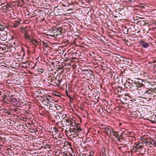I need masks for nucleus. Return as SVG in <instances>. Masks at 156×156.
Returning <instances> with one entry per match:
<instances>
[{"label": "nucleus", "mask_w": 156, "mask_h": 156, "mask_svg": "<svg viewBox=\"0 0 156 156\" xmlns=\"http://www.w3.org/2000/svg\"><path fill=\"white\" fill-rule=\"evenodd\" d=\"M27 65L26 66L28 67H31L32 66V65L29 62H26Z\"/></svg>", "instance_id": "2f4dec72"}, {"label": "nucleus", "mask_w": 156, "mask_h": 156, "mask_svg": "<svg viewBox=\"0 0 156 156\" xmlns=\"http://www.w3.org/2000/svg\"><path fill=\"white\" fill-rule=\"evenodd\" d=\"M93 74H90V76H93Z\"/></svg>", "instance_id": "4d7b16f0"}, {"label": "nucleus", "mask_w": 156, "mask_h": 156, "mask_svg": "<svg viewBox=\"0 0 156 156\" xmlns=\"http://www.w3.org/2000/svg\"><path fill=\"white\" fill-rule=\"evenodd\" d=\"M139 82V85L140 88L144 87L146 88L148 85H149V84L147 81L144 80H142V79H138Z\"/></svg>", "instance_id": "7ed1b4c3"}, {"label": "nucleus", "mask_w": 156, "mask_h": 156, "mask_svg": "<svg viewBox=\"0 0 156 156\" xmlns=\"http://www.w3.org/2000/svg\"><path fill=\"white\" fill-rule=\"evenodd\" d=\"M145 6V5H144L143 4L141 3L140 4V7L144 8V6Z\"/></svg>", "instance_id": "c9c22d12"}, {"label": "nucleus", "mask_w": 156, "mask_h": 156, "mask_svg": "<svg viewBox=\"0 0 156 156\" xmlns=\"http://www.w3.org/2000/svg\"><path fill=\"white\" fill-rule=\"evenodd\" d=\"M28 30L26 28H24L22 30V32L24 33V34L28 33Z\"/></svg>", "instance_id": "a878e982"}, {"label": "nucleus", "mask_w": 156, "mask_h": 156, "mask_svg": "<svg viewBox=\"0 0 156 156\" xmlns=\"http://www.w3.org/2000/svg\"><path fill=\"white\" fill-rule=\"evenodd\" d=\"M7 36L5 35H2L1 37L0 38L2 40L4 41L7 39Z\"/></svg>", "instance_id": "412c9836"}, {"label": "nucleus", "mask_w": 156, "mask_h": 156, "mask_svg": "<svg viewBox=\"0 0 156 156\" xmlns=\"http://www.w3.org/2000/svg\"><path fill=\"white\" fill-rule=\"evenodd\" d=\"M146 96H147L148 98L149 101H153L156 99V95H154L150 90L148 91L147 93L145 94Z\"/></svg>", "instance_id": "f03ea898"}, {"label": "nucleus", "mask_w": 156, "mask_h": 156, "mask_svg": "<svg viewBox=\"0 0 156 156\" xmlns=\"http://www.w3.org/2000/svg\"><path fill=\"white\" fill-rule=\"evenodd\" d=\"M117 139V140L119 142H121V139H122V138H120L118 136V138H116Z\"/></svg>", "instance_id": "79ce46f5"}, {"label": "nucleus", "mask_w": 156, "mask_h": 156, "mask_svg": "<svg viewBox=\"0 0 156 156\" xmlns=\"http://www.w3.org/2000/svg\"><path fill=\"white\" fill-rule=\"evenodd\" d=\"M62 27H60L59 28H57L56 30L57 31H58V33L57 34V35H59L60 34L62 33Z\"/></svg>", "instance_id": "a211bd4d"}, {"label": "nucleus", "mask_w": 156, "mask_h": 156, "mask_svg": "<svg viewBox=\"0 0 156 156\" xmlns=\"http://www.w3.org/2000/svg\"><path fill=\"white\" fill-rule=\"evenodd\" d=\"M141 45L142 46L143 48H147L149 46V44L146 42L141 41L140 42Z\"/></svg>", "instance_id": "6e6552de"}, {"label": "nucleus", "mask_w": 156, "mask_h": 156, "mask_svg": "<svg viewBox=\"0 0 156 156\" xmlns=\"http://www.w3.org/2000/svg\"><path fill=\"white\" fill-rule=\"evenodd\" d=\"M34 38L32 37V36H30L29 35L28 37H27L26 39H27L28 40V41L30 42V41H31L32 39H33Z\"/></svg>", "instance_id": "5701e85b"}, {"label": "nucleus", "mask_w": 156, "mask_h": 156, "mask_svg": "<svg viewBox=\"0 0 156 156\" xmlns=\"http://www.w3.org/2000/svg\"><path fill=\"white\" fill-rule=\"evenodd\" d=\"M83 156H89V155L87 154H84L83 155Z\"/></svg>", "instance_id": "49530a36"}, {"label": "nucleus", "mask_w": 156, "mask_h": 156, "mask_svg": "<svg viewBox=\"0 0 156 156\" xmlns=\"http://www.w3.org/2000/svg\"><path fill=\"white\" fill-rule=\"evenodd\" d=\"M29 35L28 33L24 34L23 37L26 39Z\"/></svg>", "instance_id": "f704fd0d"}, {"label": "nucleus", "mask_w": 156, "mask_h": 156, "mask_svg": "<svg viewBox=\"0 0 156 156\" xmlns=\"http://www.w3.org/2000/svg\"><path fill=\"white\" fill-rule=\"evenodd\" d=\"M2 93L0 92V96L2 95Z\"/></svg>", "instance_id": "bf43d9fd"}, {"label": "nucleus", "mask_w": 156, "mask_h": 156, "mask_svg": "<svg viewBox=\"0 0 156 156\" xmlns=\"http://www.w3.org/2000/svg\"><path fill=\"white\" fill-rule=\"evenodd\" d=\"M38 43H39L38 42V43H36V44L37 45H39Z\"/></svg>", "instance_id": "6e6d98bb"}, {"label": "nucleus", "mask_w": 156, "mask_h": 156, "mask_svg": "<svg viewBox=\"0 0 156 156\" xmlns=\"http://www.w3.org/2000/svg\"><path fill=\"white\" fill-rule=\"evenodd\" d=\"M2 9L3 10H7V9H6V7L5 5H4L2 7Z\"/></svg>", "instance_id": "ea45409f"}, {"label": "nucleus", "mask_w": 156, "mask_h": 156, "mask_svg": "<svg viewBox=\"0 0 156 156\" xmlns=\"http://www.w3.org/2000/svg\"><path fill=\"white\" fill-rule=\"evenodd\" d=\"M102 154V156H106V155L105 154L103 153L102 154Z\"/></svg>", "instance_id": "09e8293b"}, {"label": "nucleus", "mask_w": 156, "mask_h": 156, "mask_svg": "<svg viewBox=\"0 0 156 156\" xmlns=\"http://www.w3.org/2000/svg\"><path fill=\"white\" fill-rule=\"evenodd\" d=\"M124 41L126 42H128V40H124Z\"/></svg>", "instance_id": "864d4df0"}, {"label": "nucleus", "mask_w": 156, "mask_h": 156, "mask_svg": "<svg viewBox=\"0 0 156 156\" xmlns=\"http://www.w3.org/2000/svg\"><path fill=\"white\" fill-rule=\"evenodd\" d=\"M30 42L32 43V44L34 45V48L37 46V45L36 44V43H38V42L34 38L32 39L31 41H30Z\"/></svg>", "instance_id": "f8f14e48"}, {"label": "nucleus", "mask_w": 156, "mask_h": 156, "mask_svg": "<svg viewBox=\"0 0 156 156\" xmlns=\"http://www.w3.org/2000/svg\"><path fill=\"white\" fill-rule=\"evenodd\" d=\"M114 131V130L112 128H111V129L109 131V133H110V134H109V137H110V136H112V133H113Z\"/></svg>", "instance_id": "393cba45"}, {"label": "nucleus", "mask_w": 156, "mask_h": 156, "mask_svg": "<svg viewBox=\"0 0 156 156\" xmlns=\"http://www.w3.org/2000/svg\"><path fill=\"white\" fill-rule=\"evenodd\" d=\"M56 121V120L55 119H53L52 121V122H55Z\"/></svg>", "instance_id": "de8ad7c7"}, {"label": "nucleus", "mask_w": 156, "mask_h": 156, "mask_svg": "<svg viewBox=\"0 0 156 156\" xmlns=\"http://www.w3.org/2000/svg\"><path fill=\"white\" fill-rule=\"evenodd\" d=\"M69 86H68V89H69Z\"/></svg>", "instance_id": "774afa93"}, {"label": "nucleus", "mask_w": 156, "mask_h": 156, "mask_svg": "<svg viewBox=\"0 0 156 156\" xmlns=\"http://www.w3.org/2000/svg\"><path fill=\"white\" fill-rule=\"evenodd\" d=\"M26 113H28V110H25L24 111Z\"/></svg>", "instance_id": "3c124183"}, {"label": "nucleus", "mask_w": 156, "mask_h": 156, "mask_svg": "<svg viewBox=\"0 0 156 156\" xmlns=\"http://www.w3.org/2000/svg\"><path fill=\"white\" fill-rule=\"evenodd\" d=\"M20 23L19 21L16 20L12 24V26L13 27L16 28L19 25Z\"/></svg>", "instance_id": "9d476101"}, {"label": "nucleus", "mask_w": 156, "mask_h": 156, "mask_svg": "<svg viewBox=\"0 0 156 156\" xmlns=\"http://www.w3.org/2000/svg\"><path fill=\"white\" fill-rule=\"evenodd\" d=\"M51 102V101H49V102H48L47 103V105H47L48 106V105H49L50 107L52 106V104L51 103H50Z\"/></svg>", "instance_id": "4c0bfd02"}, {"label": "nucleus", "mask_w": 156, "mask_h": 156, "mask_svg": "<svg viewBox=\"0 0 156 156\" xmlns=\"http://www.w3.org/2000/svg\"><path fill=\"white\" fill-rule=\"evenodd\" d=\"M63 76L61 73H59L58 75L56 76L55 81L57 80L58 83H59V84H60L61 83L62 81V77Z\"/></svg>", "instance_id": "20e7f679"}, {"label": "nucleus", "mask_w": 156, "mask_h": 156, "mask_svg": "<svg viewBox=\"0 0 156 156\" xmlns=\"http://www.w3.org/2000/svg\"><path fill=\"white\" fill-rule=\"evenodd\" d=\"M23 64H27L26 62H23Z\"/></svg>", "instance_id": "5fc2aeb1"}, {"label": "nucleus", "mask_w": 156, "mask_h": 156, "mask_svg": "<svg viewBox=\"0 0 156 156\" xmlns=\"http://www.w3.org/2000/svg\"><path fill=\"white\" fill-rule=\"evenodd\" d=\"M67 25H68V26L69 27V23H67Z\"/></svg>", "instance_id": "680f3d73"}, {"label": "nucleus", "mask_w": 156, "mask_h": 156, "mask_svg": "<svg viewBox=\"0 0 156 156\" xmlns=\"http://www.w3.org/2000/svg\"><path fill=\"white\" fill-rule=\"evenodd\" d=\"M119 132H117L114 130L113 132L112 133V135L114 136L115 137V138H118Z\"/></svg>", "instance_id": "aec40b11"}, {"label": "nucleus", "mask_w": 156, "mask_h": 156, "mask_svg": "<svg viewBox=\"0 0 156 156\" xmlns=\"http://www.w3.org/2000/svg\"><path fill=\"white\" fill-rule=\"evenodd\" d=\"M6 97V95H5L4 98H5V97Z\"/></svg>", "instance_id": "338daca9"}, {"label": "nucleus", "mask_w": 156, "mask_h": 156, "mask_svg": "<svg viewBox=\"0 0 156 156\" xmlns=\"http://www.w3.org/2000/svg\"><path fill=\"white\" fill-rule=\"evenodd\" d=\"M146 144H147L148 145H150V143H146Z\"/></svg>", "instance_id": "0e129e2a"}, {"label": "nucleus", "mask_w": 156, "mask_h": 156, "mask_svg": "<svg viewBox=\"0 0 156 156\" xmlns=\"http://www.w3.org/2000/svg\"><path fill=\"white\" fill-rule=\"evenodd\" d=\"M50 82L52 83V85L54 86H59V83H58L57 80L55 81V79H54L52 81H50Z\"/></svg>", "instance_id": "2eb2a0df"}, {"label": "nucleus", "mask_w": 156, "mask_h": 156, "mask_svg": "<svg viewBox=\"0 0 156 156\" xmlns=\"http://www.w3.org/2000/svg\"><path fill=\"white\" fill-rule=\"evenodd\" d=\"M37 70L38 71H39L40 72H41V73H43L44 72V70L42 69H41L40 68H38L37 69Z\"/></svg>", "instance_id": "e433bc0d"}, {"label": "nucleus", "mask_w": 156, "mask_h": 156, "mask_svg": "<svg viewBox=\"0 0 156 156\" xmlns=\"http://www.w3.org/2000/svg\"><path fill=\"white\" fill-rule=\"evenodd\" d=\"M55 79V78L54 77L51 76H49L48 77V80H49L50 81H52V80H53Z\"/></svg>", "instance_id": "b1692460"}, {"label": "nucleus", "mask_w": 156, "mask_h": 156, "mask_svg": "<svg viewBox=\"0 0 156 156\" xmlns=\"http://www.w3.org/2000/svg\"><path fill=\"white\" fill-rule=\"evenodd\" d=\"M5 5L6 7V9H7V10L9 11L10 10V9H11V6L10 5L8 4H6Z\"/></svg>", "instance_id": "bb28decb"}, {"label": "nucleus", "mask_w": 156, "mask_h": 156, "mask_svg": "<svg viewBox=\"0 0 156 156\" xmlns=\"http://www.w3.org/2000/svg\"><path fill=\"white\" fill-rule=\"evenodd\" d=\"M130 2H135V0H128Z\"/></svg>", "instance_id": "a18cd8bd"}, {"label": "nucleus", "mask_w": 156, "mask_h": 156, "mask_svg": "<svg viewBox=\"0 0 156 156\" xmlns=\"http://www.w3.org/2000/svg\"><path fill=\"white\" fill-rule=\"evenodd\" d=\"M125 134V132H123L122 134H119V137L120 138H123V134Z\"/></svg>", "instance_id": "c756f323"}, {"label": "nucleus", "mask_w": 156, "mask_h": 156, "mask_svg": "<svg viewBox=\"0 0 156 156\" xmlns=\"http://www.w3.org/2000/svg\"><path fill=\"white\" fill-rule=\"evenodd\" d=\"M42 42V44H44V46L45 47H48V46L47 44V42H45L44 41H41Z\"/></svg>", "instance_id": "cd10ccee"}, {"label": "nucleus", "mask_w": 156, "mask_h": 156, "mask_svg": "<svg viewBox=\"0 0 156 156\" xmlns=\"http://www.w3.org/2000/svg\"><path fill=\"white\" fill-rule=\"evenodd\" d=\"M41 10H37L35 11V12L34 13V14H35V15L37 16H39L40 18L41 17V16H40L41 14H40V11H41Z\"/></svg>", "instance_id": "6ab92c4d"}, {"label": "nucleus", "mask_w": 156, "mask_h": 156, "mask_svg": "<svg viewBox=\"0 0 156 156\" xmlns=\"http://www.w3.org/2000/svg\"><path fill=\"white\" fill-rule=\"evenodd\" d=\"M71 136L74 137H75L76 136L75 135V134L74 133H71Z\"/></svg>", "instance_id": "a19ab883"}, {"label": "nucleus", "mask_w": 156, "mask_h": 156, "mask_svg": "<svg viewBox=\"0 0 156 156\" xmlns=\"http://www.w3.org/2000/svg\"><path fill=\"white\" fill-rule=\"evenodd\" d=\"M44 96V100H47V101H50V100H51V99H49V98H48V97H47L46 96Z\"/></svg>", "instance_id": "7c9ffc66"}, {"label": "nucleus", "mask_w": 156, "mask_h": 156, "mask_svg": "<svg viewBox=\"0 0 156 156\" xmlns=\"http://www.w3.org/2000/svg\"><path fill=\"white\" fill-rule=\"evenodd\" d=\"M111 127H106L104 128V129L105 130V131L104 132L106 134L108 135H109V133H108L109 132V131L111 129Z\"/></svg>", "instance_id": "4468645a"}, {"label": "nucleus", "mask_w": 156, "mask_h": 156, "mask_svg": "<svg viewBox=\"0 0 156 156\" xmlns=\"http://www.w3.org/2000/svg\"><path fill=\"white\" fill-rule=\"evenodd\" d=\"M58 115H59V118L60 120L62 119V120L65 119L67 116L66 114H63L61 113H58ZM61 121H63L62 120H60Z\"/></svg>", "instance_id": "1a4fd4ad"}, {"label": "nucleus", "mask_w": 156, "mask_h": 156, "mask_svg": "<svg viewBox=\"0 0 156 156\" xmlns=\"http://www.w3.org/2000/svg\"><path fill=\"white\" fill-rule=\"evenodd\" d=\"M143 139H144V140H143V141H144V140H146V138H143Z\"/></svg>", "instance_id": "13d9d810"}, {"label": "nucleus", "mask_w": 156, "mask_h": 156, "mask_svg": "<svg viewBox=\"0 0 156 156\" xmlns=\"http://www.w3.org/2000/svg\"><path fill=\"white\" fill-rule=\"evenodd\" d=\"M4 140L5 139L4 138H2L0 136V143H3L4 142Z\"/></svg>", "instance_id": "72a5a7b5"}, {"label": "nucleus", "mask_w": 156, "mask_h": 156, "mask_svg": "<svg viewBox=\"0 0 156 156\" xmlns=\"http://www.w3.org/2000/svg\"><path fill=\"white\" fill-rule=\"evenodd\" d=\"M81 130L82 129L80 127L75 126L73 128H70L69 131L71 133H74L76 136H78L79 134V133L81 132Z\"/></svg>", "instance_id": "f257e3e1"}, {"label": "nucleus", "mask_w": 156, "mask_h": 156, "mask_svg": "<svg viewBox=\"0 0 156 156\" xmlns=\"http://www.w3.org/2000/svg\"><path fill=\"white\" fill-rule=\"evenodd\" d=\"M53 130H54L52 132L53 133L54 132H55V133H58L59 132L58 129L56 127H53Z\"/></svg>", "instance_id": "c85d7f7f"}, {"label": "nucleus", "mask_w": 156, "mask_h": 156, "mask_svg": "<svg viewBox=\"0 0 156 156\" xmlns=\"http://www.w3.org/2000/svg\"><path fill=\"white\" fill-rule=\"evenodd\" d=\"M44 102H45V103H44L45 104H47V102H46V101H44Z\"/></svg>", "instance_id": "052dcab7"}, {"label": "nucleus", "mask_w": 156, "mask_h": 156, "mask_svg": "<svg viewBox=\"0 0 156 156\" xmlns=\"http://www.w3.org/2000/svg\"><path fill=\"white\" fill-rule=\"evenodd\" d=\"M54 119L57 120V122L58 123V122H60V120L59 118V115L58 114L56 115H55L54 117Z\"/></svg>", "instance_id": "f3484780"}, {"label": "nucleus", "mask_w": 156, "mask_h": 156, "mask_svg": "<svg viewBox=\"0 0 156 156\" xmlns=\"http://www.w3.org/2000/svg\"><path fill=\"white\" fill-rule=\"evenodd\" d=\"M142 87L141 89H139L138 92L140 95L146 96L145 94L147 93L149 90H145L144 89H143L144 87Z\"/></svg>", "instance_id": "39448f33"}, {"label": "nucleus", "mask_w": 156, "mask_h": 156, "mask_svg": "<svg viewBox=\"0 0 156 156\" xmlns=\"http://www.w3.org/2000/svg\"><path fill=\"white\" fill-rule=\"evenodd\" d=\"M153 93H154L155 94L156 93V88H154V89L153 90Z\"/></svg>", "instance_id": "37998d69"}, {"label": "nucleus", "mask_w": 156, "mask_h": 156, "mask_svg": "<svg viewBox=\"0 0 156 156\" xmlns=\"http://www.w3.org/2000/svg\"><path fill=\"white\" fill-rule=\"evenodd\" d=\"M10 112L9 111H7V112H6V113L8 115H9L10 114Z\"/></svg>", "instance_id": "8fccbe9b"}, {"label": "nucleus", "mask_w": 156, "mask_h": 156, "mask_svg": "<svg viewBox=\"0 0 156 156\" xmlns=\"http://www.w3.org/2000/svg\"><path fill=\"white\" fill-rule=\"evenodd\" d=\"M41 41H40V42H39V44H42V42H41Z\"/></svg>", "instance_id": "603ef678"}, {"label": "nucleus", "mask_w": 156, "mask_h": 156, "mask_svg": "<svg viewBox=\"0 0 156 156\" xmlns=\"http://www.w3.org/2000/svg\"><path fill=\"white\" fill-rule=\"evenodd\" d=\"M40 12L41 14L40 16H42V17H40V18H41L42 20H44V17L46 16L45 12L44 11L42 10Z\"/></svg>", "instance_id": "ddd939ff"}, {"label": "nucleus", "mask_w": 156, "mask_h": 156, "mask_svg": "<svg viewBox=\"0 0 156 156\" xmlns=\"http://www.w3.org/2000/svg\"><path fill=\"white\" fill-rule=\"evenodd\" d=\"M155 140L152 139H149L148 140H146L145 142V143H150V144H151L153 145L154 141Z\"/></svg>", "instance_id": "9b49d317"}, {"label": "nucleus", "mask_w": 156, "mask_h": 156, "mask_svg": "<svg viewBox=\"0 0 156 156\" xmlns=\"http://www.w3.org/2000/svg\"><path fill=\"white\" fill-rule=\"evenodd\" d=\"M94 152L93 151H91L89 153V156H93V155L94 154Z\"/></svg>", "instance_id": "58836bf2"}, {"label": "nucleus", "mask_w": 156, "mask_h": 156, "mask_svg": "<svg viewBox=\"0 0 156 156\" xmlns=\"http://www.w3.org/2000/svg\"><path fill=\"white\" fill-rule=\"evenodd\" d=\"M2 146V144H1V143H0V147Z\"/></svg>", "instance_id": "69168bd1"}, {"label": "nucleus", "mask_w": 156, "mask_h": 156, "mask_svg": "<svg viewBox=\"0 0 156 156\" xmlns=\"http://www.w3.org/2000/svg\"><path fill=\"white\" fill-rule=\"evenodd\" d=\"M71 3H72V4H74V3H73V2H71Z\"/></svg>", "instance_id": "e2e57ef3"}, {"label": "nucleus", "mask_w": 156, "mask_h": 156, "mask_svg": "<svg viewBox=\"0 0 156 156\" xmlns=\"http://www.w3.org/2000/svg\"><path fill=\"white\" fill-rule=\"evenodd\" d=\"M5 28V27L4 25H1L0 26V30L3 31Z\"/></svg>", "instance_id": "473e14b6"}, {"label": "nucleus", "mask_w": 156, "mask_h": 156, "mask_svg": "<svg viewBox=\"0 0 156 156\" xmlns=\"http://www.w3.org/2000/svg\"><path fill=\"white\" fill-rule=\"evenodd\" d=\"M66 121L67 123L68 126H74L73 125V123L69 119H66Z\"/></svg>", "instance_id": "dca6fc26"}, {"label": "nucleus", "mask_w": 156, "mask_h": 156, "mask_svg": "<svg viewBox=\"0 0 156 156\" xmlns=\"http://www.w3.org/2000/svg\"><path fill=\"white\" fill-rule=\"evenodd\" d=\"M153 143L154 144H153V145H154V146L156 147V141L155 140L154 141Z\"/></svg>", "instance_id": "c03bdc74"}, {"label": "nucleus", "mask_w": 156, "mask_h": 156, "mask_svg": "<svg viewBox=\"0 0 156 156\" xmlns=\"http://www.w3.org/2000/svg\"><path fill=\"white\" fill-rule=\"evenodd\" d=\"M130 85V83L129 82H128L127 83H126V87L127 88L132 89V87Z\"/></svg>", "instance_id": "4be33fe9"}, {"label": "nucleus", "mask_w": 156, "mask_h": 156, "mask_svg": "<svg viewBox=\"0 0 156 156\" xmlns=\"http://www.w3.org/2000/svg\"><path fill=\"white\" fill-rule=\"evenodd\" d=\"M136 145L135 146H134L133 147V149L135 152H136L137 150L139 149H141L143 147L142 145L140 146L139 144H136Z\"/></svg>", "instance_id": "0eeeda50"}, {"label": "nucleus", "mask_w": 156, "mask_h": 156, "mask_svg": "<svg viewBox=\"0 0 156 156\" xmlns=\"http://www.w3.org/2000/svg\"><path fill=\"white\" fill-rule=\"evenodd\" d=\"M139 82L138 80H137L136 81H135L133 82H132L130 83V86L131 87H137L138 88H140V86L139 85Z\"/></svg>", "instance_id": "423d86ee"}]
</instances>
